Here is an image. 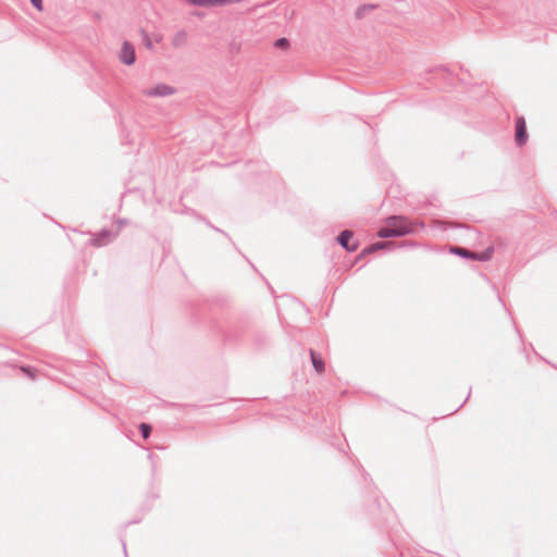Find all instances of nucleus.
I'll return each instance as SVG.
<instances>
[{"label": "nucleus", "instance_id": "aec40b11", "mask_svg": "<svg viewBox=\"0 0 557 557\" xmlns=\"http://www.w3.org/2000/svg\"><path fill=\"white\" fill-rule=\"evenodd\" d=\"M119 223H120L121 225H124L126 222H125L124 220H120V221H119Z\"/></svg>", "mask_w": 557, "mask_h": 557}, {"label": "nucleus", "instance_id": "f3484780", "mask_svg": "<svg viewBox=\"0 0 557 557\" xmlns=\"http://www.w3.org/2000/svg\"><path fill=\"white\" fill-rule=\"evenodd\" d=\"M30 3L37 9L42 10V0H29Z\"/></svg>", "mask_w": 557, "mask_h": 557}, {"label": "nucleus", "instance_id": "f257e3e1", "mask_svg": "<svg viewBox=\"0 0 557 557\" xmlns=\"http://www.w3.org/2000/svg\"><path fill=\"white\" fill-rule=\"evenodd\" d=\"M423 226V222L411 221L404 215H391L386 219V225L380 227L376 235L380 238L401 237L413 234Z\"/></svg>", "mask_w": 557, "mask_h": 557}, {"label": "nucleus", "instance_id": "39448f33", "mask_svg": "<svg viewBox=\"0 0 557 557\" xmlns=\"http://www.w3.org/2000/svg\"><path fill=\"white\" fill-rule=\"evenodd\" d=\"M175 92V89L166 84H158L153 88L147 89L144 94L148 97H166Z\"/></svg>", "mask_w": 557, "mask_h": 557}, {"label": "nucleus", "instance_id": "a211bd4d", "mask_svg": "<svg viewBox=\"0 0 557 557\" xmlns=\"http://www.w3.org/2000/svg\"><path fill=\"white\" fill-rule=\"evenodd\" d=\"M226 4V0H213V5H223Z\"/></svg>", "mask_w": 557, "mask_h": 557}, {"label": "nucleus", "instance_id": "f03ea898", "mask_svg": "<svg viewBox=\"0 0 557 557\" xmlns=\"http://www.w3.org/2000/svg\"><path fill=\"white\" fill-rule=\"evenodd\" d=\"M354 237V232L350 230H344L342 231L336 240L337 243L348 252H354L358 249L359 243L358 242H350Z\"/></svg>", "mask_w": 557, "mask_h": 557}, {"label": "nucleus", "instance_id": "1a4fd4ad", "mask_svg": "<svg viewBox=\"0 0 557 557\" xmlns=\"http://www.w3.org/2000/svg\"><path fill=\"white\" fill-rule=\"evenodd\" d=\"M450 252L454 253V255H457V256H460L462 258H466V259H471L473 260L474 257V251H471L467 248H463V247H460V246H454L450 248Z\"/></svg>", "mask_w": 557, "mask_h": 557}, {"label": "nucleus", "instance_id": "dca6fc26", "mask_svg": "<svg viewBox=\"0 0 557 557\" xmlns=\"http://www.w3.org/2000/svg\"><path fill=\"white\" fill-rule=\"evenodd\" d=\"M22 370L32 379L35 377V370L30 367L22 368Z\"/></svg>", "mask_w": 557, "mask_h": 557}, {"label": "nucleus", "instance_id": "ddd939ff", "mask_svg": "<svg viewBox=\"0 0 557 557\" xmlns=\"http://www.w3.org/2000/svg\"><path fill=\"white\" fill-rule=\"evenodd\" d=\"M151 431H152V428H151V425H150V424L145 423V422H143V423H140V424H139V432H140L141 436H143L145 440H146V438H148V437L150 436Z\"/></svg>", "mask_w": 557, "mask_h": 557}, {"label": "nucleus", "instance_id": "f8f14e48", "mask_svg": "<svg viewBox=\"0 0 557 557\" xmlns=\"http://www.w3.org/2000/svg\"><path fill=\"white\" fill-rule=\"evenodd\" d=\"M492 252H493L492 248H487L486 250L482 251L481 253L474 252L475 258H473V260L487 261L491 259Z\"/></svg>", "mask_w": 557, "mask_h": 557}, {"label": "nucleus", "instance_id": "7ed1b4c3", "mask_svg": "<svg viewBox=\"0 0 557 557\" xmlns=\"http://www.w3.org/2000/svg\"><path fill=\"white\" fill-rule=\"evenodd\" d=\"M515 140L517 146L521 147L528 141L527 123L523 116L516 119Z\"/></svg>", "mask_w": 557, "mask_h": 557}, {"label": "nucleus", "instance_id": "412c9836", "mask_svg": "<svg viewBox=\"0 0 557 557\" xmlns=\"http://www.w3.org/2000/svg\"><path fill=\"white\" fill-rule=\"evenodd\" d=\"M124 553L126 554V544L123 543Z\"/></svg>", "mask_w": 557, "mask_h": 557}, {"label": "nucleus", "instance_id": "9d476101", "mask_svg": "<svg viewBox=\"0 0 557 557\" xmlns=\"http://www.w3.org/2000/svg\"><path fill=\"white\" fill-rule=\"evenodd\" d=\"M187 42V34L185 30H178L172 38V46L175 48L183 47Z\"/></svg>", "mask_w": 557, "mask_h": 557}, {"label": "nucleus", "instance_id": "6ab92c4d", "mask_svg": "<svg viewBox=\"0 0 557 557\" xmlns=\"http://www.w3.org/2000/svg\"><path fill=\"white\" fill-rule=\"evenodd\" d=\"M147 47L152 48V44L149 40H147Z\"/></svg>", "mask_w": 557, "mask_h": 557}, {"label": "nucleus", "instance_id": "6e6552de", "mask_svg": "<svg viewBox=\"0 0 557 557\" xmlns=\"http://www.w3.org/2000/svg\"><path fill=\"white\" fill-rule=\"evenodd\" d=\"M392 246H393V244L389 243V242H376V243H373V244L369 245L368 247H366L362 250L360 257H362L364 255H368V253H372V252L381 250V249L391 248Z\"/></svg>", "mask_w": 557, "mask_h": 557}, {"label": "nucleus", "instance_id": "423d86ee", "mask_svg": "<svg viewBox=\"0 0 557 557\" xmlns=\"http://www.w3.org/2000/svg\"><path fill=\"white\" fill-rule=\"evenodd\" d=\"M114 237L115 234L111 233L108 230H102L91 237L90 243L95 247H102L108 245Z\"/></svg>", "mask_w": 557, "mask_h": 557}, {"label": "nucleus", "instance_id": "4468645a", "mask_svg": "<svg viewBox=\"0 0 557 557\" xmlns=\"http://www.w3.org/2000/svg\"><path fill=\"white\" fill-rule=\"evenodd\" d=\"M289 46V41L287 38L282 37L274 41V47L278 49H287Z\"/></svg>", "mask_w": 557, "mask_h": 557}, {"label": "nucleus", "instance_id": "2eb2a0df", "mask_svg": "<svg viewBox=\"0 0 557 557\" xmlns=\"http://www.w3.org/2000/svg\"><path fill=\"white\" fill-rule=\"evenodd\" d=\"M189 3L199 7H213V0H187Z\"/></svg>", "mask_w": 557, "mask_h": 557}, {"label": "nucleus", "instance_id": "0eeeda50", "mask_svg": "<svg viewBox=\"0 0 557 557\" xmlns=\"http://www.w3.org/2000/svg\"><path fill=\"white\" fill-rule=\"evenodd\" d=\"M309 356L315 372L323 373L325 371V362L321 355L313 349H309Z\"/></svg>", "mask_w": 557, "mask_h": 557}, {"label": "nucleus", "instance_id": "9b49d317", "mask_svg": "<svg viewBox=\"0 0 557 557\" xmlns=\"http://www.w3.org/2000/svg\"><path fill=\"white\" fill-rule=\"evenodd\" d=\"M376 8V5L374 4H363V5H360L357 10H356V17L357 18H362L366 14V12L368 11H371V10H374Z\"/></svg>", "mask_w": 557, "mask_h": 557}, {"label": "nucleus", "instance_id": "20e7f679", "mask_svg": "<svg viewBox=\"0 0 557 557\" xmlns=\"http://www.w3.org/2000/svg\"><path fill=\"white\" fill-rule=\"evenodd\" d=\"M120 61L126 65H132L136 61L135 48L129 41H124L120 52Z\"/></svg>", "mask_w": 557, "mask_h": 557}]
</instances>
